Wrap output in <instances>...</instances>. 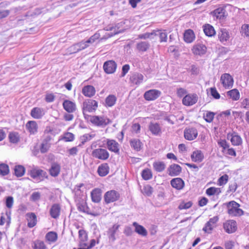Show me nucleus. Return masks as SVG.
Segmentation results:
<instances>
[{
    "label": "nucleus",
    "instance_id": "nucleus-1",
    "mask_svg": "<svg viewBox=\"0 0 249 249\" xmlns=\"http://www.w3.org/2000/svg\"><path fill=\"white\" fill-rule=\"evenodd\" d=\"M228 213L231 217L240 216L244 214V211L240 208V204L235 201H231L226 204Z\"/></svg>",
    "mask_w": 249,
    "mask_h": 249
},
{
    "label": "nucleus",
    "instance_id": "nucleus-2",
    "mask_svg": "<svg viewBox=\"0 0 249 249\" xmlns=\"http://www.w3.org/2000/svg\"><path fill=\"white\" fill-rule=\"evenodd\" d=\"M98 107V103L95 100L88 99L83 103L82 111L85 118L87 119L89 116L87 112L95 111Z\"/></svg>",
    "mask_w": 249,
    "mask_h": 249
},
{
    "label": "nucleus",
    "instance_id": "nucleus-3",
    "mask_svg": "<svg viewBox=\"0 0 249 249\" xmlns=\"http://www.w3.org/2000/svg\"><path fill=\"white\" fill-rule=\"evenodd\" d=\"M90 122L95 125L105 127L111 123V121L104 116H90Z\"/></svg>",
    "mask_w": 249,
    "mask_h": 249
},
{
    "label": "nucleus",
    "instance_id": "nucleus-4",
    "mask_svg": "<svg viewBox=\"0 0 249 249\" xmlns=\"http://www.w3.org/2000/svg\"><path fill=\"white\" fill-rule=\"evenodd\" d=\"M28 174L34 179L39 178L40 180H43L44 178H48L47 173L37 167H33L28 171Z\"/></svg>",
    "mask_w": 249,
    "mask_h": 249
},
{
    "label": "nucleus",
    "instance_id": "nucleus-5",
    "mask_svg": "<svg viewBox=\"0 0 249 249\" xmlns=\"http://www.w3.org/2000/svg\"><path fill=\"white\" fill-rule=\"evenodd\" d=\"M227 138L231 141L233 146H239L242 144V139L236 132L232 131L228 133Z\"/></svg>",
    "mask_w": 249,
    "mask_h": 249
},
{
    "label": "nucleus",
    "instance_id": "nucleus-6",
    "mask_svg": "<svg viewBox=\"0 0 249 249\" xmlns=\"http://www.w3.org/2000/svg\"><path fill=\"white\" fill-rule=\"evenodd\" d=\"M220 81L225 89H230L233 85V79L229 73H224L221 75Z\"/></svg>",
    "mask_w": 249,
    "mask_h": 249
},
{
    "label": "nucleus",
    "instance_id": "nucleus-7",
    "mask_svg": "<svg viewBox=\"0 0 249 249\" xmlns=\"http://www.w3.org/2000/svg\"><path fill=\"white\" fill-rule=\"evenodd\" d=\"M120 197L119 194L115 190H110L107 192L104 195V199L106 203L108 204L118 200Z\"/></svg>",
    "mask_w": 249,
    "mask_h": 249
},
{
    "label": "nucleus",
    "instance_id": "nucleus-8",
    "mask_svg": "<svg viewBox=\"0 0 249 249\" xmlns=\"http://www.w3.org/2000/svg\"><path fill=\"white\" fill-rule=\"evenodd\" d=\"M198 100V96L196 93L186 95L182 99V104L186 106H191L195 104Z\"/></svg>",
    "mask_w": 249,
    "mask_h": 249
},
{
    "label": "nucleus",
    "instance_id": "nucleus-9",
    "mask_svg": "<svg viewBox=\"0 0 249 249\" xmlns=\"http://www.w3.org/2000/svg\"><path fill=\"white\" fill-rule=\"evenodd\" d=\"M211 14L213 17L220 20L224 19L228 16V13L224 7H220L215 9L211 12Z\"/></svg>",
    "mask_w": 249,
    "mask_h": 249
},
{
    "label": "nucleus",
    "instance_id": "nucleus-10",
    "mask_svg": "<svg viewBox=\"0 0 249 249\" xmlns=\"http://www.w3.org/2000/svg\"><path fill=\"white\" fill-rule=\"evenodd\" d=\"M197 130L195 127L186 128L184 130V138L188 141L195 140L197 137Z\"/></svg>",
    "mask_w": 249,
    "mask_h": 249
},
{
    "label": "nucleus",
    "instance_id": "nucleus-11",
    "mask_svg": "<svg viewBox=\"0 0 249 249\" xmlns=\"http://www.w3.org/2000/svg\"><path fill=\"white\" fill-rule=\"evenodd\" d=\"M117 68V64L113 60L106 61L103 65V69L107 74H112L115 72Z\"/></svg>",
    "mask_w": 249,
    "mask_h": 249
},
{
    "label": "nucleus",
    "instance_id": "nucleus-12",
    "mask_svg": "<svg viewBox=\"0 0 249 249\" xmlns=\"http://www.w3.org/2000/svg\"><path fill=\"white\" fill-rule=\"evenodd\" d=\"M148 129L152 135L160 136L162 133V127L160 124L151 122L148 125Z\"/></svg>",
    "mask_w": 249,
    "mask_h": 249
},
{
    "label": "nucleus",
    "instance_id": "nucleus-13",
    "mask_svg": "<svg viewBox=\"0 0 249 249\" xmlns=\"http://www.w3.org/2000/svg\"><path fill=\"white\" fill-rule=\"evenodd\" d=\"M223 228L228 233H233L237 230L236 222L233 220H227L224 223Z\"/></svg>",
    "mask_w": 249,
    "mask_h": 249
},
{
    "label": "nucleus",
    "instance_id": "nucleus-14",
    "mask_svg": "<svg viewBox=\"0 0 249 249\" xmlns=\"http://www.w3.org/2000/svg\"><path fill=\"white\" fill-rule=\"evenodd\" d=\"M161 95V92L157 89H150L144 94V98L147 101H153L157 99Z\"/></svg>",
    "mask_w": 249,
    "mask_h": 249
},
{
    "label": "nucleus",
    "instance_id": "nucleus-15",
    "mask_svg": "<svg viewBox=\"0 0 249 249\" xmlns=\"http://www.w3.org/2000/svg\"><path fill=\"white\" fill-rule=\"evenodd\" d=\"M62 105L64 109L69 113H73L76 110L75 103L70 100H65Z\"/></svg>",
    "mask_w": 249,
    "mask_h": 249
},
{
    "label": "nucleus",
    "instance_id": "nucleus-16",
    "mask_svg": "<svg viewBox=\"0 0 249 249\" xmlns=\"http://www.w3.org/2000/svg\"><path fill=\"white\" fill-rule=\"evenodd\" d=\"M219 218L217 216H215L210 219L205 226L203 228V230L205 232L210 233L214 227V224L218 221Z\"/></svg>",
    "mask_w": 249,
    "mask_h": 249
},
{
    "label": "nucleus",
    "instance_id": "nucleus-17",
    "mask_svg": "<svg viewBox=\"0 0 249 249\" xmlns=\"http://www.w3.org/2000/svg\"><path fill=\"white\" fill-rule=\"evenodd\" d=\"M30 115L35 119H39L45 115V111L43 108L35 107L32 109Z\"/></svg>",
    "mask_w": 249,
    "mask_h": 249
},
{
    "label": "nucleus",
    "instance_id": "nucleus-18",
    "mask_svg": "<svg viewBox=\"0 0 249 249\" xmlns=\"http://www.w3.org/2000/svg\"><path fill=\"white\" fill-rule=\"evenodd\" d=\"M26 218L28 222L27 226L29 228L35 227L37 223V217L35 213H29L26 214Z\"/></svg>",
    "mask_w": 249,
    "mask_h": 249
},
{
    "label": "nucleus",
    "instance_id": "nucleus-19",
    "mask_svg": "<svg viewBox=\"0 0 249 249\" xmlns=\"http://www.w3.org/2000/svg\"><path fill=\"white\" fill-rule=\"evenodd\" d=\"M181 167L178 164H171L168 168V174L171 176H177L181 172Z\"/></svg>",
    "mask_w": 249,
    "mask_h": 249
},
{
    "label": "nucleus",
    "instance_id": "nucleus-20",
    "mask_svg": "<svg viewBox=\"0 0 249 249\" xmlns=\"http://www.w3.org/2000/svg\"><path fill=\"white\" fill-rule=\"evenodd\" d=\"M120 227L119 225L114 224L112 227L110 228L107 231L109 241L113 242L116 240L115 234L118 230Z\"/></svg>",
    "mask_w": 249,
    "mask_h": 249
},
{
    "label": "nucleus",
    "instance_id": "nucleus-21",
    "mask_svg": "<svg viewBox=\"0 0 249 249\" xmlns=\"http://www.w3.org/2000/svg\"><path fill=\"white\" fill-rule=\"evenodd\" d=\"M89 46V45H86L84 41L75 44L71 46L70 48V51L72 53H76L81 50H83Z\"/></svg>",
    "mask_w": 249,
    "mask_h": 249
},
{
    "label": "nucleus",
    "instance_id": "nucleus-22",
    "mask_svg": "<svg viewBox=\"0 0 249 249\" xmlns=\"http://www.w3.org/2000/svg\"><path fill=\"white\" fill-rule=\"evenodd\" d=\"M171 185L173 188L180 190L183 188L184 182L181 178H175L171 180Z\"/></svg>",
    "mask_w": 249,
    "mask_h": 249
},
{
    "label": "nucleus",
    "instance_id": "nucleus-23",
    "mask_svg": "<svg viewBox=\"0 0 249 249\" xmlns=\"http://www.w3.org/2000/svg\"><path fill=\"white\" fill-rule=\"evenodd\" d=\"M207 48L202 44H198L194 46L192 51L194 54L201 55L206 52Z\"/></svg>",
    "mask_w": 249,
    "mask_h": 249
},
{
    "label": "nucleus",
    "instance_id": "nucleus-24",
    "mask_svg": "<svg viewBox=\"0 0 249 249\" xmlns=\"http://www.w3.org/2000/svg\"><path fill=\"white\" fill-rule=\"evenodd\" d=\"M77 207L78 210L80 212L94 216L96 215V214L89 212V208L88 207L87 203L84 200H82L77 203Z\"/></svg>",
    "mask_w": 249,
    "mask_h": 249
},
{
    "label": "nucleus",
    "instance_id": "nucleus-25",
    "mask_svg": "<svg viewBox=\"0 0 249 249\" xmlns=\"http://www.w3.org/2000/svg\"><path fill=\"white\" fill-rule=\"evenodd\" d=\"M26 127L31 134H35L37 131L38 125L35 121H29L27 123Z\"/></svg>",
    "mask_w": 249,
    "mask_h": 249
},
{
    "label": "nucleus",
    "instance_id": "nucleus-26",
    "mask_svg": "<svg viewBox=\"0 0 249 249\" xmlns=\"http://www.w3.org/2000/svg\"><path fill=\"white\" fill-rule=\"evenodd\" d=\"M218 36L220 41L224 44L230 38L229 33L226 29H221Z\"/></svg>",
    "mask_w": 249,
    "mask_h": 249
},
{
    "label": "nucleus",
    "instance_id": "nucleus-27",
    "mask_svg": "<svg viewBox=\"0 0 249 249\" xmlns=\"http://www.w3.org/2000/svg\"><path fill=\"white\" fill-rule=\"evenodd\" d=\"M82 93L85 96L91 97L95 95V89L92 86L88 85L84 87Z\"/></svg>",
    "mask_w": 249,
    "mask_h": 249
},
{
    "label": "nucleus",
    "instance_id": "nucleus-28",
    "mask_svg": "<svg viewBox=\"0 0 249 249\" xmlns=\"http://www.w3.org/2000/svg\"><path fill=\"white\" fill-rule=\"evenodd\" d=\"M132 225L135 228V231L142 236H146L147 235V230L144 227L138 224L136 222L133 223Z\"/></svg>",
    "mask_w": 249,
    "mask_h": 249
},
{
    "label": "nucleus",
    "instance_id": "nucleus-29",
    "mask_svg": "<svg viewBox=\"0 0 249 249\" xmlns=\"http://www.w3.org/2000/svg\"><path fill=\"white\" fill-rule=\"evenodd\" d=\"M195 39L194 31L191 29L186 30L184 33V40L188 43L192 42Z\"/></svg>",
    "mask_w": 249,
    "mask_h": 249
},
{
    "label": "nucleus",
    "instance_id": "nucleus-30",
    "mask_svg": "<svg viewBox=\"0 0 249 249\" xmlns=\"http://www.w3.org/2000/svg\"><path fill=\"white\" fill-rule=\"evenodd\" d=\"M92 201L95 203L100 201L101 199V190L99 188L93 189L91 192Z\"/></svg>",
    "mask_w": 249,
    "mask_h": 249
},
{
    "label": "nucleus",
    "instance_id": "nucleus-31",
    "mask_svg": "<svg viewBox=\"0 0 249 249\" xmlns=\"http://www.w3.org/2000/svg\"><path fill=\"white\" fill-rule=\"evenodd\" d=\"M119 144L115 140H108L107 142V146L108 149L116 154H119Z\"/></svg>",
    "mask_w": 249,
    "mask_h": 249
},
{
    "label": "nucleus",
    "instance_id": "nucleus-32",
    "mask_svg": "<svg viewBox=\"0 0 249 249\" xmlns=\"http://www.w3.org/2000/svg\"><path fill=\"white\" fill-rule=\"evenodd\" d=\"M60 207L59 204H53L50 211V213L52 217L53 218H57L60 215Z\"/></svg>",
    "mask_w": 249,
    "mask_h": 249
},
{
    "label": "nucleus",
    "instance_id": "nucleus-33",
    "mask_svg": "<svg viewBox=\"0 0 249 249\" xmlns=\"http://www.w3.org/2000/svg\"><path fill=\"white\" fill-rule=\"evenodd\" d=\"M143 79L142 74L139 73H135L133 74L130 77V81L136 85H139L142 83Z\"/></svg>",
    "mask_w": 249,
    "mask_h": 249
},
{
    "label": "nucleus",
    "instance_id": "nucleus-34",
    "mask_svg": "<svg viewBox=\"0 0 249 249\" xmlns=\"http://www.w3.org/2000/svg\"><path fill=\"white\" fill-rule=\"evenodd\" d=\"M60 171V165L56 163H53L52 164L51 168L49 169L50 175L54 177L58 176Z\"/></svg>",
    "mask_w": 249,
    "mask_h": 249
},
{
    "label": "nucleus",
    "instance_id": "nucleus-35",
    "mask_svg": "<svg viewBox=\"0 0 249 249\" xmlns=\"http://www.w3.org/2000/svg\"><path fill=\"white\" fill-rule=\"evenodd\" d=\"M203 31L208 36H212L215 34V31L213 26L207 24L203 26Z\"/></svg>",
    "mask_w": 249,
    "mask_h": 249
},
{
    "label": "nucleus",
    "instance_id": "nucleus-36",
    "mask_svg": "<svg viewBox=\"0 0 249 249\" xmlns=\"http://www.w3.org/2000/svg\"><path fill=\"white\" fill-rule=\"evenodd\" d=\"M9 142L12 143H17L20 140L18 133L16 132H10L8 134Z\"/></svg>",
    "mask_w": 249,
    "mask_h": 249
},
{
    "label": "nucleus",
    "instance_id": "nucleus-37",
    "mask_svg": "<svg viewBox=\"0 0 249 249\" xmlns=\"http://www.w3.org/2000/svg\"><path fill=\"white\" fill-rule=\"evenodd\" d=\"M150 46V43L147 41H141L137 44L136 47L140 52H146Z\"/></svg>",
    "mask_w": 249,
    "mask_h": 249
},
{
    "label": "nucleus",
    "instance_id": "nucleus-38",
    "mask_svg": "<svg viewBox=\"0 0 249 249\" xmlns=\"http://www.w3.org/2000/svg\"><path fill=\"white\" fill-rule=\"evenodd\" d=\"M57 238V234L54 231H49L45 235V239L49 243L55 242Z\"/></svg>",
    "mask_w": 249,
    "mask_h": 249
},
{
    "label": "nucleus",
    "instance_id": "nucleus-39",
    "mask_svg": "<svg viewBox=\"0 0 249 249\" xmlns=\"http://www.w3.org/2000/svg\"><path fill=\"white\" fill-rule=\"evenodd\" d=\"M228 96H229L234 101L238 100L240 98V93L238 89H234L228 91L227 93Z\"/></svg>",
    "mask_w": 249,
    "mask_h": 249
},
{
    "label": "nucleus",
    "instance_id": "nucleus-40",
    "mask_svg": "<svg viewBox=\"0 0 249 249\" xmlns=\"http://www.w3.org/2000/svg\"><path fill=\"white\" fill-rule=\"evenodd\" d=\"M117 101L116 96L114 95L111 94L108 95L105 100L106 106L108 107H111L113 106Z\"/></svg>",
    "mask_w": 249,
    "mask_h": 249
},
{
    "label": "nucleus",
    "instance_id": "nucleus-41",
    "mask_svg": "<svg viewBox=\"0 0 249 249\" xmlns=\"http://www.w3.org/2000/svg\"><path fill=\"white\" fill-rule=\"evenodd\" d=\"M98 173L100 176L104 177L108 173V167L107 164H103L99 166Z\"/></svg>",
    "mask_w": 249,
    "mask_h": 249
},
{
    "label": "nucleus",
    "instance_id": "nucleus-42",
    "mask_svg": "<svg viewBox=\"0 0 249 249\" xmlns=\"http://www.w3.org/2000/svg\"><path fill=\"white\" fill-rule=\"evenodd\" d=\"M25 168L22 165H16L14 168L15 175L17 177H21L24 175Z\"/></svg>",
    "mask_w": 249,
    "mask_h": 249
},
{
    "label": "nucleus",
    "instance_id": "nucleus-43",
    "mask_svg": "<svg viewBox=\"0 0 249 249\" xmlns=\"http://www.w3.org/2000/svg\"><path fill=\"white\" fill-rule=\"evenodd\" d=\"M214 115L215 113L210 111H206L203 114V117L206 122L211 123L213 120Z\"/></svg>",
    "mask_w": 249,
    "mask_h": 249
},
{
    "label": "nucleus",
    "instance_id": "nucleus-44",
    "mask_svg": "<svg viewBox=\"0 0 249 249\" xmlns=\"http://www.w3.org/2000/svg\"><path fill=\"white\" fill-rule=\"evenodd\" d=\"M221 192L219 188L211 187L206 190V193L208 196L218 195Z\"/></svg>",
    "mask_w": 249,
    "mask_h": 249
},
{
    "label": "nucleus",
    "instance_id": "nucleus-45",
    "mask_svg": "<svg viewBox=\"0 0 249 249\" xmlns=\"http://www.w3.org/2000/svg\"><path fill=\"white\" fill-rule=\"evenodd\" d=\"M153 167L156 171L160 172L164 170L165 168V165L163 162L156 161L154 162Z\"/></svg>",
    "mask_w": 249,
    "mask_h": 249
},
{
    "label": "nucleus",
    "instance_id": "nucleus-46",
    "mask_svg": "<svg viewBox=\"0 0 249 249\" xmlns=\"http://www.w3.org/2000/svg\"><path fill=\"white\" fill-rule=\"evenodd\" d=\"M9 173V168L5 163L0 164V175L3 176L8 175Z\"/></svg>",
    "mask_w": 249,
    "mask_h": 249
},
{
    "label": "nucleus",
    "instance_id": "nucleus-47",
    "mask_svg": "<svg viewBox=\"0 0 249 249\" xmlns=\"http://www.w3.org/2000/svg\"><path fill=\"white\" fill-rule=\"evenodd\" d=\"M141 142L138 139H133L130 141V145L137 151L140 150L141 147Z\"/></svg>",
    "mask_w": 249,
    "mask_h": 249
},
{
    "label": "nucleus",
    "instance_id": "nucleus-48",
    "mask_svg": "<svg viewBox=\"0 0 249 249\" xmlns=\"http://www.w3.org/2000/svg\"><path fill=\"white\" fill-rule=\"evenodd\" d=\"M142 176L144 180H149L152 178V174L150 169H146L142 171Z\"/></svg>",
    "mask_w": 249,
    "mask_h": 249
},
{
    "label": "nucleus",
    "instance_id": "nucleus-49",
    "mask_svg": "<svg viewBox=\"0 0 249 249\" xmlns=\"http://www.w3.org/2000/svg\"><path fill=\"white\" fill-rule=\"evenodd\" d=\"M92 156H108V153L106 149L99 148L93 151Z\"/></svg>",
    "mask_w": 249,
    "mask_h": 249
},
{
    "label": "nucleus",
    "instance_id": "nucleus-50",
    "mask_svg": "<svg viewBox=\"0 0 249 249\" xmlns=\"http://www.w3.org/2000/svg\"><path fill=\"white\" fill-rule=\"evenodd\" d=\"M240 33L242 36L249 37V24H244L242 25Z\"/></svg>",
    "mask_w": 249,
    "mask_h": 249
},
{
    "label": "nucleus",
    "instance_id": "nucleus-51",
    "mask_svg": "<svg viewBox=\"0 0 249 249\" xmlns=\"http://www.w3.org/2000/svg\"><path fill=\"white\" fill-rule=\"evenodd\" d=\"M100 35L99 33H95L93 36H90L87 40L84 41L86 45H89V43H93L96 40L99 38Z\"/></svg>",
    "mask_w": 249,
    "mask_h": 249
},
{
    "label": "nucleus",
    "instance_id": "nucleus-52",
    "mask_svg": "<svg viewBox=\"0 0 249 249\" xmlns=\"http://www.w3.org/2000/svg\"><path fill=\"white\" fill-rule=\"evenodd\" d=\"M52 139V137L50 134H49V131L45 130L43 136V140L42 142L46 143L47 144L51 145V141Z\"/></svg>",
    "mask_w": 249,
    "mask_h": 249
},
{
    "label": "nucleus",
    "instance_id": "nucleus-53",
    "mask_svg": "<svg viewBox=\"0 0 249 249\" xmlns=\"http://www.w3.org/2000/svg\"><path fill=\"white\" fill-rule=\"evenodd\" d=\"M160 42H166L167 40V33L165 30H160L159 33Z\"/></svg>",
    "mask_w": 249,
    "mask_h": 249
},
{
    "label": "nucleus",
    "instance_id": "nucleus-54",
    "mask_svg": "<svg viewBox=\"0 0 249 249\" xmlns=\"http://www.w3.org/2000/svg\"><path fill=\"white\" fill-rule=\"evenodd\" d=\"M91 138H92V136L89 134H84V135L81 136L80 138V144H81V146L82 145L84 144L86 142L90 140L91 139Z\"/></svg>",
    "mask_w": 249,
    "mask_h": 249
},
{
    "label": "nucleus",
    "instance_id": "nucleus-55",
    "mask_svg": "<svg viewBox=\"0 0 249 249\" xmlns=\"http://www.w3.org/2000/svg\"><path fill=\"white\" fill-rule=\"evenodd\" d=\"M192 205V202L191 201H188L187 202L183 201L180 203L178 208L179 210L187 209L190 208Z\"/></svg>",
    "mask_w": 249,
    "mask_h": 249
},
{
    "label": "nucleus",
    "instance_id": "nucleus-56",
    "mask_svg": "<svg viewBox=\"0 0 249 249\" xmlns=\"http://www.w3.org/2000/svg\"><path fill=\"white\" fill-rule=\"evenodd\" d=\"M34 249H46V247L43 241L37 240L35 243Z\"/></svg>",
    "mask_w": 249,
    "mask_h": 249
},
{
    "label": "nucleus",
    "instance_id": "nucleus-57",
    "mask_svg": "<svg viewBox=\"0 0 249 249\" xmlns=\"http://www.w3.org/2000/svg\"><path fill=\"white\" fill-rule=\"evenodd\" d=\"M74 139V135L71 132H67L64 134L63 139L65 142H71Z\"/></svg>",
    "mask_w": 249,
    "mask_h": 249
},
{
    "label": "nucleus",
    "instance_id": "nucleus-58",
    "mask_svg": "<svg viewBox=\"0 0 249 249\" xmlns=\"http://www.w3.org/2000/svg\"><path fill=\"white\" fill-rule=\"evenodd\" d=\"M228 180V176L226 174L221 176L218 180L219 185H223L227 183Z\"/></svg>",
    "mask_w": 249,
    "mask_h": 249
},
{
    "label": "nucleus",
    "instance_id": "nucleus-59",
    "mask_svg": "<svg viewBox=\"0 0 249 249\" xmlns=\"http://www.w3.org/2000/svg\"><path fill=\"white\" fill-rule=\"evenodd\" d=\"M50 146L51 145L47 144L46 143H43L42 142L40 148L41 153L43 154L47 152L50 148Z\"/></svg>",
    "mask_w": 249,
    "mask_h": 249
},
{
    "label": "nucleus",
    "instance_id": "nucleus-60",
    "mask_svg": "<svg viewBox=\"0 0 249 249\" xmlns=\"http://www.w3.org/2000/svg\"><path fill=\"white\" fill-rule=\"evenodd\" d=\"M55 99V96L53 93L46 94L45 98V101L47 103L53 102Z\"/></svg>",
    "mask_w": 249,
    "mask_h": 249
},
{
    "label": "nucleus",
    "instance_id": "nucleus-61",
    "mask_svg": "<svg viewBox=\"0 0 249 249\" xmlns=\"http://www.w3.org/2000/svg\"><path fill=\"white\" fill-rule=\"evenodd\" d=\"M211 95L216 99H218L220 97V94L215 88L211 89Z\"/></svg>",
    "mask_w": 249,
    "mask_h": 249
},
{
    "label": "nucleus",
    "instance_id": "nucleus-62",
    "mask_svg": "<svg viewBox=\"0 0 249 249\" xmlns=\"http://www.w3.org/2000/svg\"><path fill=\"white\" fill-rule=\"evenodd\" d=\"M13 198L12 196H8L6 200V206L8 208H11L13 204Z\"/></svg>",
    "mask_w": 249,
    "mask_h": 249
},
{
    "label": "nucleus",
    "instance_id": "nucleus-63",
    "mask_svg": "<svg viewBox=\"0 0 249 249\" xmlns=\"http://www.w3.org/2000/svg\"><path fill=\"white\" fill-rule=\"evenodd\" d=\"M218 143L220 146L223 148V149L225 150L226 149L229 148V144L225 140L218 142Z\"/></svg>",
    "mask_w": 249,
    "mask_h": 249
},
{
    "label": "nucleus",
    "instance_id": "nucleus-64",
    "mask_svg": "<svg viewBox=\"0 0 249 249\" xmlns=\"http://www.w3.org/2000/svg\"><path fill=\"white\" fill-rule=\"evenodd\" d=\"M124 233L126 236H128L131 235L133 234V231L130 227L126 226L124 229Z\"/></svg>",
    "mask_w": 249,
    "mask_h": 249
}]
</instances>
